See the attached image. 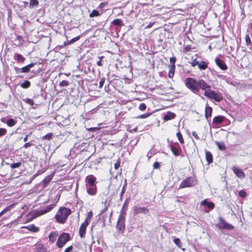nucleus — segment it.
<instances>
[{
	"instance_id": "obj_1",
	"label": "nucleus",
	"mask_w": 252,
	"mask_h": 252,
	"mask_svg": "<svg viewBox=\"0 0 252 252\" xmlns=\"http://www.w3.org/2000/svg\"><path fill=\"white\" fill-rule=\"evenodd\" d=\"M185 82L186 87L193 93L197 94L199 92V89L197 87V81L195 79L188 77L186 79Z\"/></svg>"
},
{
	"instance_id": "obj_2",
	"label": "nucleus",
	"mask_w": 252,
	"mask_h": 252,
	"mask_svg": "<svg viewBox=\"0 0 252 252\" xmlns=\"http://www.w3.org/2000/svg\"><path fill=\"white\" fill-rule=\"evenodd\" d=\"M197 184V180L194 177H189L182 181L179 186V189L193 187Z\"/></svg>"
},
{
	"instance_id": "obj_3",
	"label": "nucleus",
	"mask_w": 252,
	"mask_h": 252,
	"mask_svg": "<svg viewBox=\"0 0 252 252\" xmlns=\"http://www.w3.org/2000/svg\"><path fill=\"white\" fill-rule=\"evenodd\" d=\"M204 95L209 98L214 99L217 102H220L222 100V96L220 93H217L213 90H208L205 91Z\"/></svg>"
},
{
	"instance_id": "obj_4",
	"label": "nucleus",
	"mask_w": 252,
	"mask_h": 252,
	"mask_svg": "<svg viewBox=\"0 0 252 252\" xmlns=\"http://www.w3.org/2000/svg\"><path fill=\"white\" fill-rule=\"evenodd\" d=\"M70 239V237L68 233L63 232L59 236L56 245L58 248H62Z\"/></svg>"
},
{
	"instance_id": "obj_5",
	"label": "nucleus",
	"mask_w": 252,
	"mask_h": 252,
	"mask_svg": "<svg viewBox=\"0 0 252 252\" xmlns=\"http://www.w3.org/2000/svg\"><path fill=\"white\" fill-rule=\"evenodd\" d=\"M218 220L219 222V223L216 224V226L219 228V229H226L227 230H231L234 229V226L226 222L221 217H219L218 218Z\"/></svg>"
},
{
	"instance_id": "obj_6",
	"label": "nucleus",
	"mask_w": 252,
	"mask_h": 252,
	"mask_svg": "<svg viewBox=\"0 0 252 252\" xmlns=\"http://www.w3.org/2000/svg\"><path fill=\"white\" fill-rule=\"evenodd\" d=\"M126 216L119 215L117 222L116 228L120 234H123L125 230Z\"/></svg>"
},
{
	"instance_id": "obj_7",
	"label": "nucleus",
	"mask_w": 252,
	"mask_h": 252,
	"mask_svg": "<svg viewBox=\"0 0 252 252\" xmlns=\"http://www.w3.org/2000/svg\"><path fill=\"white\" fill-rule=\"evenodd\" d=\"M54 205H50L44 206L41 209H37L33 213L32 216L34 218H36L41 215H42L46 213L50 212L54 207Z\"/></svg>"
},
{
	"instance_id": "obj_8",
	"label": "nucleus",
	"mask_w": 252,
	"mask_h": 252,
	"mask_svg": "<svg viewBox=\"0 0 252 252\" xmlns=\"http://www.w3.org/2000/svg\"><path fill=\"white\" fill-rule=\"evenodd\" d=\"M35 64H36V63H31L21 68H18V67H14V70L17 74L20 73H28L30 71V69L33 67Z\"/></svg>"
},
{
	"instance_id": "obj_9",
	"label": "nucleus",
	"mask_w": 252,
	"mask_h": 252,
	"mask_svg": "<svg viewBox=\"0 0 252 252\" xmlns=\"http://www.w3.org/2000/svg\"><path fill=\"white\" fill-rule=\"evenodd\" d=\"M85 186L96 185V178L93 175H89L85 178Z\"/></svg>"
},
{
	"instance_id": "obj_10",
	"label": "nucleus",
	"mask_w": 252,
	"mask_h": 252,
	"mask_svg": "<svg viewBox=\"0 0 252 252\" xmlns=\"http://www.w3.org/2000/svg\"><path fill=\"white\" fill-rule=\"evenodd\" d=\"M231 169L235 175L238 178L244 179L246 177L245 173L242 169L236 167L235 166H232Z\"/></svg>"
},
{
	"instance_id": "obj_11",
	"label": "nucleus",
	"mask_w": 252,
	"mask_h": 252,
	"mask_svg": "<svg viewBox=\"0 0 252 252\" xmlns=\"http://www.w3.org/2000/svg\"><path fill=\"white\" fill-rule=\"evenodd\" d=\"M88 225L89 222H87V221H84V222L81 224L79 230V234L81 238L84 237L85 234L86 233V228Z\"/></svg>"
},
{
	"instance_id": "obj_12",
	"label": "nucleus",
	"mask_w": 252,
	"mask_h": 252,
	"mask_svg": "<svg viewBox=\"0 0 252 252\" xmlns=\"http://www.w3.org/2000/svg\"><path fill=\"white\" fill-rule=\"evenodd\" d=\"M197 87L200 88L205 91L208 90H210L211 86L208 85L205 81L203 79H200L197 81Z\"/></svg>"
},
{
	"instance_id": "obj_13",
	"label": "nucleus",
	"mask_w": 252,
	"mask_h": 252,
	"mask_svg": "<svg viewBox=\"0 0 252 252\" xmlns=\"http://www.w3.org/2000/svg\"><path fill=\"white\" fill-rule=\"evenodd\" d=\"M216 64L219 67V68L222 70H225L227 68V66L225 63L222 60H221L219 58H216L215 60Z\"/></svg>"
},
{
	"instance_id": "obj_14",
	"label": "nucleus",
	"mask_w": 252,
	"mask_h": 252,
	"mask_svg": "<svg viewBox=\"0 0 252 252\" xmlns=\"http://www.w3.org/2000/svg\"><path fill=\"white\" fill-rule=\"evenodd\" d=\"M149 212V209L146 207H135L133 209V213L134 214H146Z\"/></svg>"
},
{
	"instance_id": "obj_15",
	"label": "nucleus",
	"mask_w": 252,
	"mask_h": 252,
	"mask_svg": "<svg viewBox=\"0 0 252 252\" xmlns=\"http://www.w3.org/2000/svg\"><path fill=\"white\" fill-rule=\"evenodd\" d=\"M130 199V197H127L125 200L124 203L123 205L122 208L121 210L120 215L125 216H126V211L127 210V208L128 205L129 204Z\"/></svg>"
},
{
	"instance_id": "obj_16",
	"label": "nucleus",
	"mask_w": 252,
	"mask_h": 252,
	"mask_svg": "<svg viewBox=\"0 0 252 252\" xmlns=\"http://www.w3.org/2000/svg\"><path fill=\"white\" fill-rule=\"evenodd\" d=\"M87 193L91 195H94L97 192V187L96 185L92 186H86Z\"/></svg>"
},
{
	"instance_id": "obj_17",
	"label": "nucleus",
	"mask_w": 252,
	"mask_h": 252,
	"mask_svg": "<svg viewBox=\"0 0 252 252\" xmlns=\"http://www.w3.org/2000/svg\"><path fill=\"white\" fill-rule=\"evenodd\" d=\"M33 252H47V251L42 244H37L33 248Z\"/></svg>"
},
{
	"instance_id": "obj_18",
	"label": "nucleus",
	"mask_w": 252,
	"mask_h": 252,
	"mask_svg": "<svg viewBox=\"0 0 252 252\" xmlns=\"http://www.w3.org/2000/svg\"><path fill=\"white\" fill-rule=\"evenodd\" d=\"M201 205L202 206H207V208L210 210H212L215 207V204L213 202H209L206 199L203 200L201 202Z\"/></svg>"
},
{
	"instance_id": "obj_19",
	"label": "nucleus",
	"mask_w": 252,
	"mask_h": 252,
	"mask_svg": "<svg viewBox=\"0 0 252 252\" xmlns=\"http://www.w3.org/2000/svg\"><path fill=\"white\" fill-rule=\"evenodd\" d=\"M225 117L222 116H217L213 118V122L216 125L220 124L224 120Z\"/></svg>"
},
{
	"instance_id": "obj_20",
	"label": "nucleus",
	"mask_w": 252,
	"mask_h": 252,
	"mask_svg": "<svg viewBox=\"0 0 252 252\" xmlns=\"http://www.w3.org/2000/svg\"><path fill=\"white\" fill-rule=\"evenodd\" d=\"M176 116L175 113L171 112H168L163 117V120L165 121L173 119Z\"/></svg>"
},
{
	"instance_id": "obj_21",
	"label": "nucleus",
	"mask_w": 252,
	"mask_h": 252,
	"mask_svg": "<svg viewBox=\"0 0 252 252\" xmlns=\"http://www.w3.org/2000/svg\"><path fill=\"white\" fill-rule=\"evenodd\" d=\"M212 113V108L209 106H206L205 108V117L208 120L209 118H211Z\"/></svg>"
},
{
	"instance_id": "obj_22",
	"label": "nucleus",
	"mask_w": 252,
	"mask_h": 252,
	"mask_svg": "<svg viewBox=\"0 0 252 252\" xmlns=\"http://www.w3.org/2000/svg\"><path fill=\"white\" fill-rule=\"evenodd\" d=\"M58 233L56 231H53L49 235V241L51 243H54L58 236Z\"/></svg>"
},
{
	"instance_id": "obj_23",
	"label": "nucleus",
	"mask_w": 252,
	"mask_h": 252,
	"mask_svg": "<svg viewBox=\"0 0 252 252\" xmlns=\"http://www.w3.org/2000/svg\"><path fill=\"white\" fill-rule=\"evenodd\" d=\"M14 59L18 63H24L26 59L21 54L16 53L14 56Z\"/></svg>"
},
{
	"instance_id": "obj_24",
	"label": "nucleus",
	"mask_w": 252,
	"mask_h": 252,
	"mask_svg": "<svg viewBox=\"0 0 252 252\" xmlns=\"http://www.w3.org/2000/svg\"><path fill=\"white\" fill-rule=\"evenodd\" d=\"M70 210L69 209H67L66 208H63L61 211L60 213L62 215V216L65 218L67 219V217L70 214Z\"/></svg>"
},
{
	"instance_id": "obj_25",
	"label": "nucleus",
	"mask_w": 252,
	"mask_h": 252,
	"mask_svg": "<svg viewBox=\"0 0 252 252\" xmlns=\"http://www.w3.org/2000/svg\"><path fill=\"white\" fill-rule=\"evenodd\" d=\"M55 219L57 222L63 223L66 220V219H65L62 215L60 213V214H57L55 216Z\"/></svg>"
},
{
	"instance_id": "obj_26",
	"label": "nucleus",
	"mask_w": 252,
	"mask_h": 252,
	"mask_svg": "<svg viewBox=\"0 0 252 252\" xmlns=\"http://www.w3.org/2000/svg\"><path fill=\"white\" fill-rule=\"evenodd\" d=\"M206 159L209 164L213 162V156L212 154L209 152L206 151L205 153Z\"/></svg>"
},
{
	"instance_id": "obj_27",
	"label": "nucleus",
	"mask_w": 252,
	"mask_h": 252,
	"mask_svg": "<svg viewBox=\"0 0 252 252\" xmlns=\"http://www.w3.org/2000/svg\"><path fill=\"white\" fill-rule=\"evenodd\" d=\"M198 67L200 70L206 69L208 67V64L205 62L201 61L199 62Z\"/></svg>"
},
{
	"instance_id": "obj_28",
	"label": "nucleus",
	"mask_w": 252,
	"mask_h": 252,
	"mask_svg": "<svg viewBox=\"0 0 252 252\" xmlns=\"http://www.w3.org/2000/svg\"><path fill=\"white\" fill-rule=\"evenodd\" d=\"M112 24L114 26H119V27H121L124 25L123 21L120 19H114L112 22Z\"/></svg>"
},
{
	"instance_id": "obj_29",
	"label": "nucleus",
	"mask_w": 252,
	"mask_h": 252,
	"mask_svg": "<svg viewBox=\"0 0 252 252\" xmlns=\"http://www.w3.org/2000/svg\"><path fill=\"white\" fill-rule=\"evenodd\" d=\"M27 228L30 231L33 232H37L39 231V228L35 226L34 224L29 225L27 227Z\"/></svg>"
},
{
	"instance_id": "obj_30",
	"label": "nucleus",
	"mask_w": 252,
	"mask_h": 252,
	"mask_svg": "<svg viewBox=\"0 0 252 252\" xmlns=\"http://www.w3.org/2000/svg\"><path fill=\"white\" fill-rule=\"evenodd\" d=\"M53 176L51 175L47 176L43 180V183L44 187L46 186L51 181Z\"/></svg>"
},
{
	"instance_id": "obj_31",
	"label": "nucleus",
	"mask_w": 252,
	"mask_h": 252,
	"mask_svg": "<svg viewBox=\"0 0 252 252\" xmlns=\"http://www.w3.org/2000/svg\"><path fill=\"white\" fill-rule=\"evenodd\" d=\"M39 4V2L38 0H30V8H33L35 7H37Z\"/></svg>"
},
{
	"instance_id": "obj_32",
	"label": "nucleus",
	"mask_w": 252,
	"mask_h": 252,
	"mask_svg": "<svg viewBox=\"0 0 252 252\" xmlns=\"http://www.w3.org/2000/svg\"><path fill=\"white\" fill-rule=\"evenodd\" d=\"M170 148L172 152L173 153L174 156L176 157L179 156L178 148L172 146V145H170Z\"/></svg>"
},
{
	"instance_id": "obj_33",
	"label": "nucleus",
	"mask_w": 252,
	"mask_h": 252,
	"mask_svg": "<svg viewBox=\"0 0 252 252\" xmlns=\"http://www.w3.org/2000/svg\"><path fill=\"white\" fill-rule=\"evenodd\" d=\"M175 68V65H171L170 69L168 72V77L169 78H172L174 74V71Z\"/></svg>"
},
{
	"instance_id": "obj_34",
	"label": "nucleus",
	"mask_w": 252,
	"mask_h": 252,
	"mask_svg": "<svg viewBox=\"0 0 252 252\" xmlns=\"http://www.w3.org/2000/svg\"><path fill=\"white\" fill-rule=\"evenodd\" d=\"M215 144L218 146V148L221 150L223 151L226 149V147L224 144L222 142H216Z\"/></svg>"
},
{
	"instance_id": "obj_35",
	"label": "nucleus",
	"mask_w": 252,
	"mask_h": 252,
	"mask_svg": "<svg viewBox=\"0 0 252 252\" xmlns=\"http://www.w3.org/2000/svg\"><path fill=\"white\" fill-rule=\"evenodd\" d=\"M20 86L23 89H28L31 86V82L28 80H25Z\"/></svg>"
},
{
	"instance_id": "obj_36",
	"label": "nucleus",
	"mask_w": 252,
	"mask_h": 252,
	"mask_svg": "<svg viewBox=\"0 0 252 252\" xmlns=\"http://www.w3.org/2000/svg\"><path fill=\"white\" fill-rule=\"evenodd\" d=\"M16 123V121L13 119L10 118L7 120L6 124L8 126L11 127L14 126Z\"/></svg>"
},
{
	"instance_id": "obj_37",
	"label": "nucleus",
	"mask_w": 252,
	"mask_h": 252,
	"mask_svg": "<svg viewBox=\"0 0 252 252\" xmlns=\"http://www.w3.org/2000/svg\"><path fill=\"white\" fill-rule=\"evenodd\" d=\"M126 185H127L126 181V180H125V183L123 187V188L122 189V190H121V192L120 193V200H122V199H123V196L124 193L125 192Z\"/></svg>"
},
{
	"instance_id": "obj_38",
	"label": "nucleus",
	"mask_w": 252,
	"mask_h": 252,
	"mask_svg": "<svg viewBox=\"0 0 252 252\" xmlns=\"http://www.w3.org/2000/svg\"><path fill=\"white\" fill-rule=\"evenodd\" d=\"M100 15V13L98 11L96 10H94L93 11L90 13L89 17L91 18H93L95 16H98Z\"/></svg>"
},
{
	"instance_id": "obj_39",
	"label": "nucleus",
	"mask_w": 252,
	"mask_h": 252,
	"mask_svg": "<svg viewBox=\"0 0 252 252\" xmlns=\"http://www.w3.org/2000/svg\"><path fill=\"white\" fill-rule=\"evenodd\" d=\"M176 136L179 141V142L181 144H183L184 143V139L183 138L182 135L180 132H178L176 134Z\"/></svg>"
},
{
	"instance_id": "obj_40",
	"label": "nucleus",
	"mask_w": 252,
	"mask_h": 252,
	"mask_svg": "<svg viewBox=\"0 0 252 252\" xmlns=\"http://www.w3.org/2000/svg\"><path fill=\"white\" fill-rule=\"evenodd\" d=\"M22 164V163L21 162H18L16 163H13L11 164L10 167L12 169H15L16 168H19Z\"/></svg>"
},
{
	"instance_id": "obj_41",
	"label": "nucleus",
	"mask_w": 252,
	"mask_h": 252,
	"mask_svg": "<svg viewBox=\"0 0 252 252\" xmlns=\"http://www.w3.org/2000/svg\"><path fill=\"white\" fill-rule=\"evenodd\" d=\"M79 39H80L79 36H76V37L72 38L70 40L68 41L67 42V44H68V45L71 44L73 43L74 42L78 41Z\"/></svg>"
},
{
	"instance_id": "obj_42",
	"label": "nucleus",
	"mask_w": 252,
	"mask_h": 252,
	"mask_svg": "<svg viewBox=\"0 0 252 252\" xmlns=\"http://www.w3.org/2000/svg\"><path fill=\"white\" fill-rule=\"evenodd\" d=\"M246 44L248 46L251 45L252 43L250 38V37L249 34H247L246 36Z\"/></svg>"
},
{
	"instance_id": "obj_43",
	"label": "nucleus",
	"mask_w": 252,
	"mask_h": 252,
	"mask_svg": "<svg viewBox=\"0 0 252 252\" xmlns=\"http://www.w3.org/2000/svg\"><path fill=\"white\" fill-rule=\"evenodd\" d=\"M174 243L177 245L179 248H181L182 246L181 240L179 238H175L174 240Z\"/></svg>"
},
{
	"instance_id": "obj_44",
	"label": "nucleus",
	"mask_w": 252,
	"mask_h": 252,
	"mask_svg": "<svg viewBox=\"0 0 252 252\" xmlns=\"http://www.w3.org/2000/svg\"><path fill=\"white\" fill-rule=\"evenodd\" d=\"M52 136H53V134L52 133H49L43 137V139L49 140H50L51 139H52Z\"/></svg>"
},
{
	"instance_id": "obj_45",
	"label": "nucleus",
	"mask_w": 252,
	"mask_h": 252,
	"mask_svg": "<svg viewBox=\"0 0 252 252\" xmlns=\"http://www.w3.org/2000/svg\"><path fill=\"white\" fill-rule=\"evenodd\" d=\"M92 216H93V212H92V211H91L88 213L85 221H87V222H89V220L92 218Z\"/></svg>"
},
{
	"instance_id": "obj_46",
	"label": "nucleus",
	"mask_w": 252,
	"mask_h": 252,
	"mask_svg": "<svg viewBox=\"0 0 252 252\" xmlns=\"http://www.w3.org/2000/svg\"><path fill=\"white\" fill-rule=\"evenodd\" d=\"M69 85V82L66 80H63L60 83V86L61 87H66Z\"/></svg>"
},
{
	"instance_id": "obj_47",
	"label": "nucleus",
	"mask_w": 252,
	"mask_h": 252,
	"mask_svg": "<svg viewBox=\"0 0 252 252\" xmlns=\"http://www.w3.org/2000/svg\"><path fill=\"white\" fill-rule=\"evenodd\" d=\"M146 107H147L146 105L144 103H141L138 107L139 110H140L141 111L145 110L146 109Z\"/></svg>"
},
{
	"instance_id": "obj_48",
	"label": "nucleus",
	"mask_w": 252,
	"mask_h": 252,
	"mask_svg": "<svg viewBox=\"0 0 252 252\" xmlns=\"http://www.w3.org/2000/svg\"><path fill=\"white\" fill-rule=\"evenodd\" d=\"M105 78L104 77H102L101 78L100 81L99 83V88L101 89L102 88L103 84L105 82Z\"/></svg>"
},
{
	"instance_id": "obj_49",
	"label": "nucleus",
	"mask_w": 252,
	"mask_h": 252,
	"mask_svg": "<svg viewBox=\"0 0 252 252\" xmlns=\"http://www.w3.org/2000/svg\"><path fill=\"white\" fill-rule=\"evenodd\" d=\"M7 132V130L4 128H0V137L4 135Z\"/></svg>"
},
{
	"instance_id": "obj_50",
	"label": "nucleus",
	"mask_w": 252,
	"mask_h": 252,
	"mask_svg": "<svg viewBox=\"0 0 252 252\" xmlns=\"http://www.w3.org/2000/svg\"><path fill=\"white\" fill-rule=\"evenodd\" d=\"M239 195L241 197H243V198H244L245 197H246L247 196V193L243 190H240L239 192Z\"/></svg>"
},
{
	"instance_id": "obj_51",
	"label": "nucleus",
	"mask_w": 252,
	"mask_h": 252,
	"mask_svg": "<svg viewBox=\"0 0 252 252\" xmlns=\"http://www.w3.org/2000/svg\"><path fill=\"white\" fill-rule=\"evenodd\" d=\"M67 41H64L63 42V43L62 44V45H58L57 47H56V49H61V48H63V47H64V46H66V45H68V44H67Z\"/></svg>"
},
{
	"instance_id": "obj_52",
	"label": "nucleus",
	"mask_w": 252,
	"mask_h": 252,
	"mask_svg": "<svg viewBox=\"0 0 252 252\" xmlns=\"http://www.w3.org/2000/svg\"><path fill=\"white\" fill-rule=\"evenodd\" d=\"M162 90H164L165 92H167V93L168 94H171L172 92L170 91L173 90V88L171 87L168 88H163Z\"/></svg>"
},
{
	"instance_id": "obj_53",
	"label": "nucleus",
	"mask_w": 252,
	"mask_h": 252,
	"mask_svg": "<svg viewBox=\"0 0 252 252\" xmlns=\"http://www.w3.org/2000/svg\"><path fill=\"white\" fill-rule=\"evenodd\" d=\"M26 102L31 105H33L34 104V102L32 99L30 98H27L26 99Z\"/></svg>"
},
{
	"instance_id": "obj_54",
	"label": "nucleus",
	"mask_w": 252,
	"mask_h": 252,
	"mask_svg": "<svg viewBox=\"0 0 252 252\" xmlns=\"http://www.w3.org/2000/svg\"><path fill=\"white\" fill-rule=\"evenodd\" d=\"M150 115V113H146V114H144L140 115V116L138 117V118H141V119H144V118H147Z\"/></svg>"
},
{
	"instance_id": "obj_55",
	"label": "nucleus",
	"mask_w": 252,
	"mask_h": 252,
	"mask_svg": "<svg viewBox=\"0 0 252 252\" xmlns=\"http://www.w3.org/2000/svg\"><path fill=\"white\" fill-rule=\"evenodd\" d=\"M176 61V58L175 57H171L170 58V62L172 64L171 65H175V63Z\"/></svg>"
},
{
	"instance_id": "obj_56",
	"label": "nucleus",
	"mask_w": 252,
	"mask_h": 252,
	"mask_svg": "<svg viewBox=\"0 0 252 252\" xmlns=\"http://www.w3.org/2000/svg\"><path fill=\"white\" fill-rule=\"evenodd\" d=\"M199 62L197 61L196 59H194L191 63V65L192 66H195L196 65H198Z\"/></svg>"
},
{
	"instance_id": "obj_57",
	"label": "nucleus",
	"mask_w": 252,
	"mask_h": 252,
	"mask_svg": "<svg viewBox=\"0 0 252 252\" xmlns=\"http://www.w3.org/2000/svg\"><path fill=\"white\" fill-rule=\"evenodd\" d=\"M12 205H10L9 206H7V207H6L4 209H3L2 212H3V214H4L5 212L9 211L10 210V209L12 208Z\"/></svg>"
},
{
	"instance_id": "obj_58",
	"label": "nucleus",
	"mask_w": 252,
	"mask_h": 252,
	"mask_svg": "<svg viewBox=\"0 0 252 252\" xmlns=\"http://www.w3.org/2000/svg\"><path fill=\"white\" fill-rule=\"evenodd\" d=\"M153 167L154 169H158L159 168V163L158 161L154 162L153 164Z\"/></svg>"
},
{
	"instance_id": "obj_59",
	"label": "nucleus",
	"mask_w": 252,
	"mask_h": 252,
	"mask_svg": "<svg viewBox=\"0 0 252 252\" xmlns=\"http://www.w3.org/2000/svg\"><path fill=\"white\" fill-rule=\"evenodd\" d=\"M73 246H70L65 249L64 252H71L73 250Z\"/></svg>"
},
{
	"instance_id": "obj_60",
	"label": "nucleus",
	"mask_w": 252,
	"mask_h": 252,
	"mask_svg": "<svg viewBox=\"0 0 252 252\" xmlns=\"http://www.w3.org/2000/svg\"><path fill=\"white\" fill-rule=\"evenodd\" d=\"M32 146V144L30 142L26 143L24 146L23 147L25 148H28Z\"/></svg>"
},
{
	"instance_id": "obj_61",
	"label": "nucleus",
	"mask_w": 252,
	"mask_h": 252,
	"mask_svg": "<svg viewBox=\"0 0 252 252\" xmlns=\"http://www.w3.org/2000/svg\"><path fill=\"white\" fill-rule=\"evenodd\" d=\"M120 165V161H117L114 164V168L115 169H118Z\"/></svg>"
},
{
	"instance_id": "obj_62",
	"label": "nucleus",
	"mask_w": 252,
	"mask_h": 252,
	"mask_svg": "<svg viewBox=\"0 0 252 252\" xmlns=\"http://www.w3.org/2000/svg\"><path fill=\"white\" fill-rule=\"evenodd\" d=\"M192 136H193L194 138H195L196 139H197V140L199 139V137L198 136V135H197V133H196V132H195V131H193V132H192Z\"/></svg>"
},
{
	"instance_id": "obj_63",
	"label": "nucleus",
	"mask_w": 252,
	"mask_h": 252,
	"mask_svg": "<svg viewBox=\"0 0 252 252\" xmlns=\"http://www.w3.org/2000/svg\"><path fill=\"white\" fill-rule=\"evenodd\" d=\"M191 46L190 45H187L185 47V50L187 52H189V51L190 50H191Z\"/></svg>"
},
{
	"instance_id": "obj_64",
	"label": "nucleus",
	"mask_w": 252,
	"mask_h": 252,
	"mask_svg": "<svg viewBox=\"0 0 252 252\" xmlns=\"http://www.w3.org/2000/svg\"><path fill=\"white\" fill-rule=\"evenodd\" d=\"M105 3H104V2H101L100 3V4L99 5V6L98 7L100 9H102L104 7V6L105 5Z\"/></svg>"
}]
</instances>
